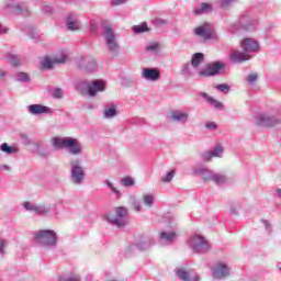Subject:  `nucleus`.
<instances>
[{
  "mask_svg": "<svg viewBox=\"0 0 281 281\" xmlns=\"http://www.w3.org/2000/svg\"><path fill=\"white\" fill-rule=\"evenodd\" d=\"M171 120L173 122H188V112L173 111L171 112Z\"/></svg>",
  "mask_w": 281,
  "mask_h": 281,
  "instance_id": "obj_21",
  "label": "nucleus"
},
{
  "mask_svg": "<svg viewBox=\"0 0 281 281\" xmlns=\"http://www.w3.org/2000/svg\"><path fill=\"white\" fill-rule=\"evenodd\" d=\"M128 214V210L124 206H119L115 209V215L110 214L108 215V220L112 225H117V227H124L126 225V222H124V217H126Z\"/></svg>",
  "mask_w": 281,
  "mask_h": 281,
  "instance_id": "obj_4",
  "label": "nucleus"
},
{
  "mask_svg": "<svg viewBox=\"0 0 281 281\" xmlns=\"http://www.w3.org/2000/svg\"><path fill=\"white\" fill-rule=\"evenodd\" d=\"M133 209L135 212H139L142 210V205L137 204L136 202H133Z\"/></svg>",
  "mask_w": 281,
  "mask_h": 281,
  "instance_id": "obj_47",
  "label": "nucleus"
},
{
  "mask_svg": "<svg viewBox=\"0 0 281 281\" xmlns=\"http://www.w3.org/2000/svg\"><path fill=\"white\" fill-rule=\"evenodd\" d=\"M221 71H225V63L213 61L206 64L200 71L199 76L201 78H212V76H218Z\"/></svg>",
  "mask_w": 281,
  "mask_h": 281,
  "instance_id": "obj_2",
  "label": "nucleus"
},
{
  "mask_svg": "<svg viewBox=\"0 0 281 281\" xmlns=\"http://www.w3.org/2000/svg\"><path fill=\"white\" fill-rule=\"evenodd\" d=\"M122 183L123 186L125 187H130V186H134L135 184V181H133V178L130 177V176H126L122 179Z\"/></svg>",
  "mask_w": 281,
  "mask_h": 281,
  "instance_id": "obj_33",
  "label": "nucleus"
},
{
  "mask_svg": "<svg viewBox=\"0 0 281 281\" xmlns=\"http://www.w3.org/2000/svg\"><path fill=\"white\" fill-rule=\"evenodd\" d=\"M227 276H229V268L220 262L217 269L213 271V278H215V280H221V278H227Z\"/></svg>",
  "mask_w": 281,
  "mask_h": 281,
  "instance_id": "obj_12",
  "label": "nucleus"
},
{
  "mask_svg": "<svg viewBox=\"0 0 281 281\" xmlns=\"http://www.w3.org/2000/svg\"><path fill=\"white\" fill-rule=\"evenodd\" d=\"M106 186H108V188H110V190H112L113 194H115L116 196L120 198L122 195V193L117 190V188L115 186H113L112 182L108 181Z\"/></svg>",
  "mask_w": 281,
  "mask_h": 281,
  "instance_id": "obj_34",
  "label": "nucleus"
},
{
  "mask_svg": "<svg viewBox=\"0 0 281 281\" xmlns=\"http://www.w3.org/2000/svg\"><path fill=\"white\" fill-rule=\"evenodd\" d=\"M216 89H217V91H222V92H227V91H229V86L228 85H225V83H222V85H218L217 87H216Z\"/></svg>",
  "mask_w": 281,
  "mask_h": 281,
  "instance_id": "obj_42",
  "label": "nucleus"
},
{
  "mask_svg": "<svg viewBox=\"0 0 281 281\" xmlns=\"http://www.w3.org/2000/svg\"><path fill=\"white\" fill-rule=\"evenodd\" d=\"M47 111H49V109L41 104H32L29 106V112L32 113V115H40L41 113H47Z\"/></svg>",
  "mask_w": 281,
  "mask_h": 281,
  "instance_id": "obj_18",
  "label": "nucleus"
},
{
  "mask_svg": "<svg viewBox=\"0 0 281 281\" xmlns=\"http://www.w3.org/2000/svg\"><path fill=\"white\" fill-rule=\"evenodd\" d=\"M160 238L162 240H166L167 243H171V240H175L177 238V233H166V232H162L160 233Z\"/></svg>",
  "mask_w": 281,
  "mask_h": 281,
  "instance_id": "obj_24",
  "label": "nucleus"
},
{
  "mask_svg": "<svg viewBox=\"0 0 281 281\" xmlns=\"http://www.w3.org/2000/svg\"><path fill=\"white\" fill-rule=\"evenodd\" d=\"M234 0H222V5L223 8H227V5H229V3H233Z\"/></svg>",
  "mask_w": 281,
  "mask_h": 281,
  "instance_id": "obj_46",
  "label": "nucleus"
},
{
  "mask_svg": "<svg viewBox=\"0 0 281 281\" xmlns=\"http://www.w3.org/2000/svg\"><path fill=\"white\" fill-rule=\"evenodd\" d=\"M66 27H68L71 32H76L77 30H80V22L75 20L74 15L70 14L67 18Z\"/></svg>",
  "mask_w": 281,
  "mask_h": 281,
  "instance_id": "obj_19",
  "label": "nucleus"
},
{
  "mask_svg": "<svg viewBox=\"0 0 281 281\" xmlns=\"http://www.w3.org/2000/svg\"><path fill=\"white\" fill-rule=\"evenodd\" d=\"M175 179V170H171L162 178V183H170Z\"/></svg>",
  "mask_w": 281,
  "mask_h": 281,
  "instance_id": "obj_32",
  "label": "nucleus"
},
{
  "mask_svg": "<svg viewBox=\"0 0 281 281\" xmlns=\"http://www.w3.org/2000/svg\"><path fill=\"white\" fill-rule=\"evenodd\" d=\"M1 169L3 170V172H10V166L8 165H1Z\"/></svg>",
  "mask_w": 281,
  "mask_h": 281,
  "instance_id": "obj_48",
  "label": "nucleus"
},
{
  "mask_svg": "<svg viewBox=\"0 0 281 281\" xmlns=\"http://www.w3.org/2000/svg\"><path fill=\"white\" fill-rule=\"evenodd\" d=\"M266 227H269V222H265Z\"/></svg>",
  "mask_w": 281,
  "mask_h": 281,
  "instance_id": "obj_51",
  "label": "nucleus"
},
{
  "mask_svg": "<svg viewBox=\"0 0 281 281\" xmlns=\"http://www.w3.org/2000/svg\"><path fill=\"white\" fill-rule=\"evenodd\" d=\"M11 65H12V67H19V65H21V61H19V59H16V58H12Z\"/></svg>",
  "mask_w": 281,
  "mask_h": 281,
  "instance_id": "obj_45",
  "label": "nucleus"
},
{
  "mask_svg": "<svg viewBox=\"0 0 281 281\" xmlns=\"http://www.w3.org/2000/svg\"><path fill=\"white\" fill-rule=\"evenodd\" d=\"M160 45L159 43L155 42L153 44H150L149 46H147V52H157V49H159Z\"/></svg>",
  "mask_w": 281,
  "mask_h": 281,
  "instance_id": "obj_39",
  "label": "nucleus"
},
{
  "mask_svg": "<svg viewBox=\"0 0 281 281\" xmlns=\"http://www.w3.org/2000/svg\"><path fill=\"white\" fill-rule=\"evenodd\" d=\"M241 49H244V52L249 53V52H258V42H256V40L252 38H245L241 42L240 45Z\"/></svg>",
  "mask_w": 281,
  "mask_h": 281,
  "instance_id": "obj_11",
  "label": "nucleus"
},
{
  "mask_svg": "<svg viewBox=\"0 0 281 281\" xmlns=\"http://www.w3.org/2000/svg\"><path fill=\"white\" fill-rule=\"evenodd\" d=\"M247 80H248V82H250V85H254V82L258 80V74L251 72V74L247 77Z\"/></svg>",
  "mask_w": 281,
  "mask_h": 281,
  "instance_id": "obj_40",
  "label": "nucleus"
},
{
  "mask_svg": "<svg viewBox=\"0 0 281 281\" xmlns=\"http://www.w3.org/2000/svg\"><path fill=\"white\" fill-rule=\"evenodd\" d=\"M115 115H117V110L115 109V105H112L111 108H105L104 117H115Z\"/></svg>",
  "mask_w": 281,
  "mask_h": 281,
  "instance_id": "obj_26",
  "label": "nucleus"
},
{
  "mask_svg": "<svg viewBox=\"0 0 281 281\" xmlns=\"http://www.w3.org/2000/svg\"><path fill=\"white\" fill-rule=\"evenodd\" d=\"M35 214H47V212H49V209H47V206L45 205H37L35 206Z\"/></svg>",
  "mask_w": 281,
  "mask_h": 281,
  "instance_id": "obj_31",
  "label": "nucleus"
},
{
  "mask_svg": "<svg viewBox=\"0 0 281 281\" xmlns=\"http://www.w3.org/2000/svg\"><path fill=\"white\" fill-rule=\"evenodd\" d=\"M105 38L106 43L115 41V33L113 32V29H111V26H105Z\"/></svg>",
  "mask_w": 281,
  "mask_h": 281,
  "instance_id": "obj_27",
  "label": "nucleus"
},
{
  "mask_svg": "<svg viewBox=\"0 0 281 281\" xmlns=\"http://www.w3.org/2000/svg\"><path fill=\"white\" fill-rule=\"evenodd\" d=\"M177 276L182 281H200L201 279L192 270L179 269Z\"/></svg>",
  "mask_w": 281,
  "mask_h": 281,
  "instance_id": "obj_9",
  "label": "nucleus"
},
{
  "mask_svg": "<svg viewBox=\"0 0 281 281\" xmlns=\"http://www.w3.org/2000/svg\"><path fill=\"white\" fill-rule=\"evenodd\" d=\"M206 244L207 241L201 235L194 236L192 239L193 251H201Z\"/></svg>",
  "mask_w": 281,
  "mask_h": 281,
  "instance_id": "obj_17",
  "label": "nucleus"
},
{
  "mask_svg": "<svg viewBox=\"0 0 281 281\" xmlns=\"http://www.w3.org/2000/svg\"><path fill=\"white\" fill-rule=\"evenodd\" d=\"M250 54L240 53V50H233L231 53V60H234V63H245L247 60H250Z\"/></svg>",
  "mask_w": 281,
  "mask_h": 281,
  "instance_id": "obj_14",
  "label": "nucleus"
},
{
  "mask_svg": "<svg viewBox=\"0 0 281 281\" xmlns=\"http://www.w3.org/2000/svg\"><path fill=\"white\" fill-rule=\"evenodd\" d=\"M35 241L38 245H56V233L49 229H42L35 233Z\"/></svg>",
  "mask_w": 281,
  "mask_h": 281,
  "instance_id": "obj_3",
  "label": "nucleus"
},
{
  "mask_svg": "<svg viewBox=\"0 0 281 281\" xmlns=\"http://www.w3.org/2000/svg\"><path fill=\"white\" fill-rule=\"evenodd\" d=\"M52 144L54 148H57L58 150H61L63 148H66L71 153V155H80L82 153V145H80V142L76 138L71 137H53Z\"/></svg>",
  "mask_w": 281,
  "mask_h": 281,
  "instance_id": "obj_1",
  "label": "nucleus"
},
{
  "mask_svg": "<svg viewBox=\"0 0 281 281\" xmlns=\"http://www.w3.org/2000/svg\"><path fill=\"white\" fill-rule=\"evenodd\" d=\"M257 124H259V126H276V124H278V121L273 116L261 114L258 117Z\"/></svg>",
  "mask_w": 281,
  "mask_h": 281,
  "instance_id": "obj_15",
  "label": "nucleus"
},
{
  "mask_svg": "<svg viewBox=\"0 0 281 281\" xmlns=\"http://www.w3.org/2000/svg\"><path fill=\"white\" fill-rule=\"evenodd\" d=\"M223 151V147L221 145H216L213 151H205L202 155V158L204 159V161H210L211 159H213V157H222Z\"/></svg>",
  "mask_w": 281,
  "mask_h": 281,
  "instance_id": "obj_16",
  "label": "nucleus"
},
{
  "mask_svg": "<svg viewBox=\"0 0 281 281\" xmlns=\"http://www.w3.org/2000/svg\"><path fill=\"white\" fill-rule=\"evenodd\" d=\"M2 153H7V155H12L13 153H16V147H11L7 143L1 145Z\"/></svg>",
  "mask_w": 281,
  "mask_h": 281,
  "instance_id": "obj_28",
  "label": "nucleus"
},
{
  "mask_svg": "<svg viewBox=\"0 0 281 281\" xmlns=\"http://www.w3.org/2000/svg\"><path fill=\"white\" fill-rule=\"evenodd\" d=\"M206 128H210L212 131H216V128H218V126L214 123V122H209L206 123Z\"/></svg>",
  "mask_w": 281,
  "mask_h": 281,
  "instance_id": "obj_43",
  "label": "nucleus"
},
{
  "mask_svg": "<svg viewBox=\"0 0 281 281\" xmlns=\"http://www.w3.org/2000/svg\"><path fill=\"white\" fill-rule=\"evenodd\" d=\"M53 98L60 100V98H63V89L60 88L55 89V92L53 93Z\"/></svg>",
  "mask_w": 281,
  "mask_h": 281,
  "instance_id": "obj_41",
  "label": "nucleus"
},
{
  "mask_svg": "<svg viewBox=\"0 0 281 281\" xmlns=\"http://www.w3.org/2000/svg\"><path fill=\"white\" fill-rule=\"evenodd\" d=\"M205 60V55L203 53H195L191 57V65L195 69L201 66V63Z\"/></svg>",
  "mask_w": 281,
  "mask_h": 281,
  "instance_id": "obj_20",
  "label": "nucleus"
},
{
  "mask_svg": "<svg viewBox=\"0 0 281 281\" xmlns=\"http://www.w3.org/2000/svg\"><path fill=\"white\" fill-rule=\"evenodd\" d=\"M143 201L145 205H153V195L150 194L143 195Z\"/></svg>",
  "mask_w": 281,
  "mask_h": 281,
  "instance_id": "obj_37",
  "label": "nucleus"
},
{
  "mask_svg": "<svg viewBox=\"0 0 281 281\" xmlns=\"http://www.w3.org/2000/svg\"><path fill=\"white\" fill-rule=\"evenodd\" d=\"M71 177L75 183H82L85 179V170H82V167L78 164V160L71 162Z\"/></svg>",
  "mask_w": 281,
  "mask_h": 281,
  "instance_id": "obj_8",
  "label": "nucleus"
},
{
  "mask_svg": "<svg viewBox=\"0 0 281 281\" xmlns=\"http://www.w3.org/2000/svg\"><path fill=\"white\" fill-rule=\"evenodd\" d=\"M24 210H27V212H35L36 206H34V204H32V202H25L23 204Z\"/></svg>",
  "mask_w": 281,
  "mask_h": 281,
  "instance_id": "obj_36",
  "label": "nucleus"
},
{
  "mask_svg": "<svg viewBox=\"0 0 281 281\" xmlns=\"http://www.w3.org/2000/svg\"><path fill=\"white\" fill-rule=\"evenodd\" d=\"M195 36H201L204 41L214 38V29L210 24H203L194 30Z\"/></svg>",
  "mask_w": 281,
  "mask_h": 281,
  "instance_id": "obj_7",
  "label": "nucleus"
},
{
  "mask_svg": "<svg viewBox=\"0 0 281 281\" xmlns=\"http://www.w3.org/2000/svg\"><path fill=\"white\" fill-rule=\"evenodd\" d=\"M202 98H204V100H206L210 104H213V106H215V109H223V103H221L218 100L210 97L207 93L202 92Z\"/></svg>",
  "mask_w": 281,
  "mask_h": 281,
  "instance_id": "obj_23",
  "label": "nucleus"
},
{
  "mask_svg": "<svg viewBox=\"0 0 281 281\" xmlns=\"http://www.w3.org/2000/svg\"><path fill=\"white\" fill-rule=\"evenodd\" d=\"M142 76L145 78V80H151L153 82L159 80L161 78V75L159 74V70L155 68H144Z\"/></svg>",
  "mask_w": 281,
  "mask_h": 281,
  "instance_id": "obj_10",
  "label": "nucleus"
},
{
  "mask_svg": "<svg viewBox=\"0 0 281 281\" xmlns=\"http://www.w3.org/2000/svg\"><path fill=\"white\" fill-rule=\"evenodd\" d=\"M128 0H112V5H122V3H126Z\"/></svg>",
  "mask_w": 281,
  "mask_h": 281,
  "instance_id": "obj_44",
  "label": "nucleus"
},
{
  "mask_svg": "<svg viewBox=\"0 0 281 281\" xmlns=\"http://www.w3.org/2000/svg\"><path fill=\"white\" fill-rule=\"evenodd\" d=\"M16 10L19 14H22V16H30V10L27 9V7L23 4H18Z\"/></svg>",
  "mask_w": 281,
  "mask_h": 281,
  "instance_id": "obj_29",
  "label": "nucleus"
},
{
  "mask_svg": "<svg viewBox=\"0 0 281 281\" xmlns=\"http://www.w3.org/2000/svg\"><path fill=\"white\" fill-rule=\"evenodd\" d=\"M59 281H80V277L78 274H72L69 278H60Z\"/></svg>",
  "mask_w": 281,
  "mask_h": 281,
  "instance_id": "obj_38",
  "label": "nucleus"
},
{
  "mask_svg": "<svg viewBox=\"0 0 281 281\" xmlns=\"http://www.w3.org/2000/svg\"><path fill=\"white\" fill-rule=\"evenodd\" d=\"M18 80L19 82H30V75L27 72H19Z\"/></svg>",
  "mask_w": 281,
  "mask_h": 281,
  "instance_id": "obj_30",
  "label": "nucleus"
},
{
  "mask_svg": "<svg viewBox=\"0 0 281 281\" xmlns=\"http://www.w3.org/2000/svg\"><path fill=\"white\" fill-rule=\"evenodd\" d=\"M67 58H69V56L66 52H61L59 56H56L53 59L44 57L42 60V67L43 69H53L54 65H63L67 63Z\"/></svg>",
  "mask_w": 281,
  "mask_h": 281,
  "instance_id": "obj_5",
  "label": "nucleus"
},
{
  "mask_svg": "<svg viewBox=\"0 0 281 281\" xmlns=\"http://www.w3.org/2000/svg\"><path fill=\"white\" fill-rule=\"evenodd\" d=\"M277 193L279 194V196H281V189H278Z\"/></svg>",
  "mask_w": 281,
  "mask_h": 281,
  "instance_id": "obj_50",
  "label": "nucleus"
},
{
  "mask_svg": "<svg viewBox=\"0 0 281 281\" xmlns=\"http://www.w3.org/2000/svg\"><path fill=\"white\" fill-rule=\"evenodd\" d=\"M207 12H212V4H210V3H202L200 5V8L195 9L193 11V14L201 15V14H205Z\"/></svg>",
  "mask_w": 281,
  "mask_h": 281,
  "instance_id": "obj_22",
  "label": "nucleus"
},
{
  "mask_svg": "<svg viewBox=\"0 0 281 281\" xmlns=\"http://www.w3.org/2000/svg\"><path fill=\"white\" fill-rule=\"evenodd\" d=\"M202 179L204 183L207 181H213L214 183H225L227 178L221 173H213L212 171H207V169L201 170Z\"/></svg>",
  "mask_w": 281,
  "mask_h": 281,
  "instance_id": "obj_6",
  "label": "nucleus"
},
{
  "mask_svg": "<svg viewBox=\"0 0 281 281\" xmlns=\"http://www.w3.org/2000/svg\"><path fill=\"white\" fill-rule=\"evenodd\" d=\"M5 247V241L0 239V254L3 252V248Z\"/></svg>",
  "mask_w": 281,
  "mask_h": 281,
  "instance_id": "obj_49",
  "label": "nucleus"
},
{
  "mask_svg": "<svg viewBox=\"0 0 281 281\" xmlns=\"http://www.w3.org/2000/svg\"><path fill=\"white\" fill-rule=\"evenodd\" d=\"M104 81L102 80H94L92 83L88 85L89 95H95V93L104 91Z\"/></svg>",
  "mask_w": 281,
  "mask_h": 281,
  "instance_id": "obj_13",
  "label": "nucleus"
},
{
  "mask_svg": "<svg viewBox=\"0 0 281 281\" xmlns=\"http://www.w3.org/2000/svg\"><path fill=\"white\" fill-rule=\"evenodd\" d=\"M133 32H135V34H142L144 32H148V24H146V22H144L139 25H135V26H133Z\"/></svg>",
  "mask_w": 281,
  "mask_h": 281,
  "instance_id": "obj_25",
  "label": "nucleus"
},
{
  "mask_svg": "<svg viewBox=\"0 0 281 281\" xmlns=\"http://www.w3.org/2000/svg\"><path fill=\"white\" fill-rule=\"evenodd\" d=\"M108 43V47L110 49V52H117V43H115V40H111Z\"/></svg>",
  "mask_w": 281,
  "mask_h": 281,
  "instance_id": "obj_35",
  "label": "nucleus"
}]
</instances>
